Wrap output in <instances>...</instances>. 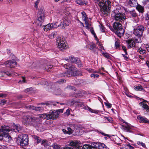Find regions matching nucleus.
Wrapping results in <instances>:
<instances>
[{"instance_id": "1", "label": "nucleus", "mask_w": 149, "mask_h": 149, "mask_svg": "<svg viewBox=\"0 0 149 149\" xmlns=\"http://www.w3.org/2000/svg\"><path fill=\"white\" fill-rule=\"evenodd\" d=\"M10 130L9 127L5 125L1 126L0 127V140L4 139L6 141L9 142L11 138L6 132Z\"/></svg>"}, {"instance_id": "2", "label": "nucleus", "mask_w": 149, "mask_h": 149, "mask_svg": "<svg viewBox=\"0 0 149 149\" xmlns=\"http://www.w3.org/2000/svg\"><path fill=\"white\" fill-rule=\"evenodd\" d=\"M100 1L99 5L100 7V10L104 14L108 13L109 11V8L111 5L109 0H103Z\"/></svg>"}, {"instance_id": "3", "label": "nucleus", "mask_w": 149, "mask_h": 149, "mask_svg": "<svg viewBox=\"0 0 149 149\" xmlns=\"http://www.w3.org/2000/svg\"><path fill=\"white\" fill-rule=\"evenodd\" d=\"M144 29V27L143 26L140 25L136 29H134V34L136 36L138 37L137 38H135L136 42L138 43L141 42V38Z\"/></svg>"}, {"instance_id": "4", "label": "nucleus", "mask_w": 149, "mask_h": 149, "mask_svg": "<svg viewBox=\"0 0 149 149\" xmlns=\"http://www.w3.org/2000/svg\"><path fill=\"white\" fill-rule=\"evenodd\" d=\"M113 28L115 30V32L119 37L123 35L124 30L122 28L121 24L119 22H116L113 24Z\"/></svg>"}, {"instance_id": "5", "label": "nucleus", "mask_w": 149, "mask_h": 149, "mask_svg": "<svg viewBox=\"0 0 149 149\" xmlns=\"http://www.w3.org/2000/svg\"><path fill=\"white\" fill-rule=\"evenodd\" d=\"M64 67L65 68L67 69V74H66V76H70V75H74L76 74V68L73 65L67 63L65 64Z\"/></svg>"}, {"instance_id": "6", "label": "nucleus", "mask_w": 149, "mask_h": 149, "mask_svg": "<svg viewBox=\"0 0 149 149\" xmlns=\"http://www.w3.org/2000/svg\"><path fill=\"white\" fill-rule=\"evenodd\" d=\"M112 15L114 19L118 21H123L126 18L125 15L123 13L119 12L117 10L113 11Z\"/></svg>"}, {"instance_id": "7", "label": "nucleus", "mask_w": 149, "mask_h": 149, "mask_svg": "<svg viewBox=\"0 0 149 149\" xmlns=\"http://www.w3.org/2000/svg\"><path fill=\"white\" fill-rule=\"evenodd\" d=\"M63 112V109H60L56 110H51L48 113L49 120L56 118L58 117L59 113H62Z\"/></svg>"}, {"instance_id": "8", "label": "nucleus", "mask_w": 149, "mask_h": 149, "mask_svg": "<svg viewBox=\"0 0 149 149\" xmlns=\"http://www.w3.org/2000/svg\"><path fill=\"white\" fill-rule=\"evenodd\" d=\"M17 141L21 146L23 147H25L28 144V136L26 134H23L21 137L18 139Z\"/></svg>"}, {"instance_id": "9", "label": "nucleus", "mask_w": 149, "mask_h": 149, "mask_svg": "<svg viewBox=\"0 0 149 149\" xmlns=\"http://www.w3.org/2000/svg\"><path fill=\"white\" fill-rule=\"evenodd\" d=\"M34 117V120H35V121L39 122H40V120L42 118H46L49 120L48 113H44L42 114H39L36 115Z\"/></svg>"}, {"instance_id": "10", "label": "nucleus", "mask_w": 149, "mask_h": 149, "mask_svg": "<svg viewBox=\"0 0 149 149\" xmlns=\"http://www.w3.org/2000/svg\"><path fill=\"white\" fill-rule=\"evenodd\" d=\"M17 63L14 59L8 60L4 63V64L6 67L11 68H15L17 66Z\"/></svg>"}, {"instance_id": "11", "label": "nucleus", "mask_w": 149, "mask_h": 149, "mask_svg": "<svg viewBox=\"0 0 149 149\" xmlns=\"http://www.w3.org/2000/svg\"><path fill=\"white\" fill-rule=\"evenodd\" d=\"M58 47L61 50H63V49H65L68 47L67 44L61 38H60L59 40H57Z\"/></svg>"}, {"instance_id": "12", "label": "nucleus", "mask_w": 149, "mask_h": 149, "mask_svg": "<svg viewBox=\"0 0 149 149\" xmlns=\"http://www.w3.org/2000/svg\"><path fill=\"white\" fill-rule=\"evenodd\" d=\"M34 117L33 116H30L27 115L24 116L22 118V122L24 124H27L31 122H34Z\"/></svg>"}, {"instance_id": "13", "label": "nucleus", "mask_w": 149, "mask_h": 149, "mask_svg": "<svg viewBox=\"0 0 149 149\" xmlns=\"http://www.w3.org/2000/svg\"><path fill=\"white\" fill-rule=\"evenodd\" d=\"M45 19V15L44 11L40 9L37 15V19L41 22H44Z\"/></svg>"}, {"instance_id": "14", "label": "nucleus", "mask_w": 149, "mask_h": 149, "mask_svg": "<svg viewBox=\"0 0 149 149\" xmlns=\"http://www.w3.org/2000/svg\"><path fill=\"white\" fill-rule=\"evenodd\" d=\"M54 26V24H49L45 26H43L42 27L44 29L45 31H47L50 30L52 29L57 28V26Z\"/></svg>"}, {"instance_id": "15", "label": "nucleus", "mask_w": 149, "mask_h": 149, "mask_svg": "<svg viewBox=\"0 0 149 149\" xmlns=\"http://www.w3.org/2000/svg\"><path fill=\"white\" fill-rule=\"evenodd\" d=\"M70 60L71 62L77 64L79 67H81L82 64L80 60L77 58L71 57L70 58Z\"/></svg>"}, {"instance_id": "16", "label": "nucleus", "mask_w": 149, "mask_h": 149, "mask_svg": "<svg viewBox=\"0 0 149 149\" xmlns=\"http://www.w3.org/2000/svg\"><path fill=\"white\" fill-rule=\"evenodd\" d=\"M135 42H137L135 41V39L134 40L131 39L127 41V47L128 48H130L132 47H134L135 46Z\"/></svg>"}, {"instance_id": "17", "label": "nucleus", "mask_w": 149, "mask_h": 149, "mask_svg": "<svg viewBox=\"0 0 149 149\" xmlns=\"http://www.w3.org/2000/svg\"><path fill=\"white\" fill-rule=\"evenodd\" d=\"M68 143L69 144H68V145L73 147H75L79 146L80 144V141H71L69 142Z\"/></svg>"}, {"instance_id": "18", "label": "nucleus", "mask_w": 149, "mask_h": 149, "mask_svg": "<svg viewBox=\"0 0 149 149\" xmlns=\"http://www.w3.org/2000/svg\"><path fill=\"white\" fill-rule=\"evenodd\" d=\"M137 118L139 120V121L140 123H149V120H148L147 118L143 117L141 116H138Z\"/></svg>"}, {"instance_id": "19", "label": "nucleus", "mask_w": 149, "mask_h": 149, "mask_svg": "<svg viewBox=\"0 0 149 149\" xmlns=\"http://www.w3.org/2000/svg\"><path fill=\"white\" fill-rule=\"evenodd\" d=\"M26 107L27 108H29V109L35 110L36 111H40L43 110V109L42 107H36L33 106H29Z\"/></svg>"}, {"instance_id": "20", "label": "nucleus", "mask_w": 149, "mask_h": 149, "mask_svg": "<svg viewBox=\"0 0 149 149\" xmlns=\"http://www.w3.org/2000/svg\"><path fill=\"white\" fill-rule=\"evenodd\" d=\"M119 145L121 146L120 147V149H134V147L129 144L121 145V144L120 143Z\"/></svg>"}, {"instance_id": "21", "label": "nucleus", "mask_w": 149, "mask_h": 149, "mask_svg": "<svg viewBox=\"0 0 149 149\" xmlns=\"http://www.w3.org/2000/svg\"><path fill=\"white\" fill-rule=\"evenodd\" d=\"M7 127H8V126ZM9 127V129H10V130L6 132L8 134V132H9L10 131H12V130H16L17 131L19 132V131L20 130L22 129L21 127L19 125H15L14 126V128L13 129L10 128L9 127Z\"/></svg>"}, {"instance_id": "22", "label": "nucleus", "mask_w": 149, "mask_h": 149, "mask_svg": "<svg viewBox=\"0 0 149 149\" xmlns=\"http://www.w3.org/2000/svg\"><path fill=\"white\" fill-rule=\"evenodd\" d=\"M121 128L127 132H130L131 127L127 123L125 126L121 125Z\"/></svg>"}, {"instance_id": "23", "label": "nucleus", "mask_w": 149, "mask_h": 149, "mask_svg": "<svg viewBox=\"0 0 149 149\" xmlns=\"http://www.w3.org/2000/svg\"><path fill=\"white\" fill-rule=\"evenodd\" d=\"M134 88L135 90L137 91H145L143 88L140 85L135 86L134 87Z\"/></svg>"}, {"instance_id": "24", "label": "nucleus", "mask_w": 149, "mask_h": 149, "mask_svg": "<svg viewBox=\"0 0 149 149\" xmlns=\"http://www.w3.org/2000/svg\"><path fill=\"white\" fill-rule=\"evenodd\" d=\"M98 147L99 149H109L105 144L101 143H98Z\"/></svg>"}, {"instance_id": "25", "label": "nucleus", "mask_w": 149, "mask_h": 149, "mask_svg": "<svg viewBox=\"0 0 149 149\" xmlns=\"http://www.w3.org/2000/svg\"><path fill=\"white\" fill-rule=\"evenodd\" d=\"M130 14H131L132 17H133L134 19H137V21H138L137 19L138 17L135 11H130Z\"/></svg>"}, {"instance_id": "26", "label": "nucleus", "mask_w": 149, "mask_h": 149, "mask_svg": "<svg viewBox=\"0 0 149 149\" xmlns=\"http://www.w3.org/2000/svg\"><path fill=\"white\" fill-rule=\"evenodd\" d=\"M70 21H68L66 20V18L63 22H61L60 24V26L62 25L63 26H68L69 25Z\"/></svg>"}, {"instance_id": "27", "label": "nucleus", "mask_w": 149, "mask_h": 149, "mask_svg": "<svg viewBox=\"0 0 149 149\" xmlns=\"http://www.w3.org/2000/svg\"><path fill=\"white\" fill-rule=\"evenodd\" d=\"M136 9L140 13H143L144 11L143 7L141 5H138L136 7Z\"/></svg>"}, {"instance_id": "28", "label": "nucleus", "mask_w": 149, "mask_h": 149, "mask_svg": "<svg viewBox=\"0 0 149 149\" xmlns=\"http://www.w3.org/2000/svg\"><path fill=\"white\" fill-rule=\"evenodd\" d=\"M76 2L78 4L81 5H86L87 4V1L81 0H77L76 1Z\"/></svg>"}, {"instance_id": "29", "label": "nucleus", "mask_w": 149, "mask_h": 149, "mask_svg": "<svg viewBox=\"0 0 149 149\" xmlns=\"http://www.w3.org/2000/svg\"><path fill=\"white\" fill-rule=\"evenodd\" d=\"M136 3V0H130L129 1V4L131 6H134Z\"/></svg>"}, {"instance_id": "30", "label": "nucleus", "mask_w": 149, "mask_h": 149, "mask_svg": "<svg viewBox=\"0 0 149 149\" xmlns=\"http://www.w3.org/2000/svg\"><path fill=\"white\" fill-rule=\"evenodd\" d=\"M84 149H96L95 148L92 146H91L89 145L85 144L83 146Z\"/></svg>"}, {"instance_id": "31", "label": "nucleus", "mask_w": 149, "mask_h": 149, "mask_svg": "<svg viewBox=\"0 0 149 149\" xmlns=\"http://www.w3.org/2000/svg\"><path fill=\"white\" fill-rule=\"evenodd\" d=\"M82 17L83 20L85 22L87 21V17L85 12H83L81 13Z\"/></svg>"}, {"instance_id": "32", "label": "nucleus", "mask_w": 149, "mask_h": 149, "mask_svg": "<svg viewBox=\"0 0 149 149\" xmlns=\"http://www.w3.org/2000/svg\"><path fill=\"white\" fill-rule=\"evenodd\" d=\"M41 144L44 145V146L46 147L49 144V143L46 140H43L42 141Z\"/></svg>"}, {"instance_id": "33", "label": "nucleus", "mask_w": 149, "mask_h": 149, "mask_svg": "<svg viewBox=\"0 0 149 149\" xmlns=\"http://www.w3.org/2000/svg\"><path fill=\"white\" fill-rule=\"evenodd\" d=\"M33 138L34 139L37 141V142L38 143H39L41 141V139L40 138L38 137V136H35L33 135L32 136Z\"/></svg>"}, {"instance_id": "34", "label": "nucleus", "mask_w": 149, "mask_h": 149, "mask_svg": "<svg viewBox=\"0 0 149 149\" xmlns=\"http://www.w3.org/2000/svg\"><path fill=\"white\" fill-rule=\"evenodd\" d=\"M29 67L32 69H36L37 68V65L36 63H33L29 66Z\"/></svg>"}, {"instance_id": "35", "label": "nucleus", "mask_w": 149, "mask_h": 149, "mask_svg": "<svg viewBox=\"0 0 149 149\" xmlns=\"http://www.w3.org/2000/svg\"><path fill=\"white\" fill-rule=\"evenodd\" d=\"M103 56L107 58H110V56L109 54L107 53H104L103 52H101Z\"/></svg>"}, {"instance_id": "36", "label": "nucleus", "mask_w": 149, "mask_h": 149, "mask_svg": "<svg viewBox=\"0 0 149 149\" xmlns=\"http://www.w3.org/2000/svg\"><path fill=\"white\" fill-rule=\"evenodd\" d=\"M139 51L140 53L141 54H143L146 52V51L142 48L140 47L139 48Z\"/></svg>"}, {"instance_id": "37", "label": "nucleus", "mask_w": 149, "mask_h": 149, "mask_svg": "<svg viewBox=\"0 0 149 149\" xmlns=\"http://www.w3.org/2000/svg\"><path fill=\"white\" fill-rule=\"evenodd\" d=\"M97 44L99 47L100 48L99 49L102 52V50H104V48L103 47L102 45L99 42H97Z\"/></svg>"}, {"instance_id": "38", "label": "nucleus", "mask_w": 149, "mask_h": 149, "mask_svg": "<svg viewBox=\"0 0 149 149\" xmlns=\"http://www.w3.org/2000/svg\"><path fill=\"white\" fill-rule=\"evenodd\" d=\"M52 146L54 149H59L60 148V146L56 143L53 144Z\"/></svg>"}, {"instance_id": "39", "label": "nucleus", "mask_w": 149, "mask_h": 149, "mask_svg": "<svg viewBox=\"0 0 149 149\" xmlns=\"http://www.w3.org/2000/svg\"><path fill=\"white\" fill-rule=\"evenodd\" d=\"M137 143L138 145L141 146L143 147L146 148V146L145 144L144 143H143L142 142L139 141H137Z\"/></svg>"}, {"instance_id": "40", "label": "nucleus", "mask_w": 149, "mask_h": 149, "mask_svg": "<svg viewBox=\"0 0 149 149\" xmlns=\"http://www.w3.org/2000/svg\"><path fill=\"white\" fill-rule=\"evenodd\" d=\"M142 104V107L143 108L146 109V111H148V109H149V108L148 105L145 104L143 103Z\"/></svg>"}, {"instance_id": "41", "label": "nucleus", "mask_w": 149, "mask_h": 149, "mask_svg": "<svg viewBox=\"0 0 149 149\" xmlns=\"http://www.w3.org/2000/svg\"><path fill=\"white\" fill-rule=\"evenodd\" d=\"M88 110L89 111H90L92 113H98L97 111L93 110L89 107L88 108Z\"/></svg>"}, {"instance_id": "42", "label": "nucleus", "mask_w": 149, "mask_h": 149, "mask_svg": "<svg viewBox=\"0 0 149 149\" xmlns=\"http://www.w3.org/2000/svg\"><path fill=\"white\" fill-rule=\"evenodd\" d=\"M86 24V27L87 29H89L91 26V24L89 23L87 21L85 22Z\"/></svg>"}, {"instance_id": "43", "label": "nucleus", "mask_w": 149, "mask_h": 149, "mask_svg": "<svg viewBox=\"0 0 149 149\" xmlns=\"http://www.w3.org/2000/svg\"><path fill=\"white\" fill-rule=\"evenodd\" d=\"M72 102L73 103V104H75L76 105L77 104L76 103H77V105L80 107H82V105H83V103L81 102H74V101H73Z\"/></svg>"}, {"instance_id": "44", "label": "nucleus", "mask_w": 149, "mask_h": 149, "mask_svg": "<svg viewBox=\"0 0 149 149\" xmlns=\"http://www.w3.org/2000/svg\"><path fill=\"white\" fill-rule=\"evenodd\" d=\"M21 82V83H24L26 82V80L25 79V78L24 77H22V80H20L19 82Z\"/></svg>"}, {"instance_id": "45", "label": "nucleus", "mask_w": 149, "mask_h": 149, "mask_svg": "<svg viewBox=\"0 0 149 149\" xmlns=\"http://www.w3.org/2000/svg\"><path fill=\"white\" fill-rule=\"evenodd\" d=\"M100 30L102 32H104L105 30V28L102 24H100Z\"/></svg>"}, {"instance_id": "46", "label": "nucleus", "mask_w": 149, "mask_h": 149, "mask_svg": "<svg viewBox=\"0 0 149 149\" xmlns=\"http://www.w3.org/2000/svg\"><path fill=\"white\" fill-rule=\"evenodd\" d=\"M91 77H93L95 78H98L99 77V75L95 74H91Z\"/></svg>"}, {"instance_id": "47", "label": "nucleus", "mask_w": 149, "mask_h": 149, "mask_svg": "<svg viewBox=\"0 0 149 149\" xmlns=\"http://www.w3.org/2000/svg\"><path fill=\"white\" fill-rule=\"evenodd\" d=\"M66 88L69 89V90H75V89L74 87H73L72 86H68Z\"/></svg>"}, {"instance_id": "48", "label": "nucleus", "mask_w": 149, "mask_h": 149, "mask_svg": "<svg viewBox=\"0 0 149 149\" xmlns=\"http://www.w3.org/2000/svg\"><path fill=\"white\" fill-rule=\"evenodd\" d=\"M90 31H91V33L94 35L95 38L96 39H97V37L96 36V34H95V33L94 31V30H93V29H90Z\"/></svg>"}, {"instance_id": "49", "label": "nucleus", "mask_w": 149, "mask_h": 149, "mask_svg": "<svg viewBox=\"0 0 149 149\" xmlns=\"http://www.w3.org/2000/svg\"><path fill=\"white\" fill-rule=\"evenodd\" d=\"M105 119H106L108 120V121L110 123H112V118L111 117H104Z\"/></svg>"}, {"instance_id": "50", "label": "nucleus", "mask_w": 149, "mask_h": 149, "mask_svg": "<svg viewBox=\"0 0 149 149\" xmlns=\"http://www.w3.org/2000/svg\"><path fill=\"white\" fill-rule=\"evenodd\" d=\"M6 102V100H3L1 101L0 104L1 105H4Z\"/></svg>"}, {"instance_id": "51", "label": "nucleus", "mask_w": 149, "mask_h": 149, "mask_svg": "<svg viewBox=\"0 0 149 149\" xmlns=\"http://www.w3.org/2000/svg\"><path fill=\"white\" fill-rule=\"evenodd\" d=\"M67 130L68 134H70L72 133V130L71 128L68 127L67 128Z\"/></svg>"}, {"instance_id": "52", "label": "nucleus", "mask_w": 149, "mask_h": 149, "mask_svg": "<svg viewBox=\"0 0 149 149\" xmlns=\"http://www.w3.org/2000/svg\"><path fill=\"white\" fill-rule=\"evenodd\" d=\"M52 68V66L51 65H49L47 66V68L46 67L45 68V69L47 71H49V69Z\"/></svg>"}, {"instance_id": "53", "label": "nucleus", "mask_w": 149, "mask_h": 149, "mask_svg": "<svg viewBox=\"0 0 149 149\" xmlns=\"http://www.w3.org/2000/svg\"><path fill=\"white\" fill-rule=\"evenodd\" d=\"M104 104L108 108H110L111 107V105L110 103L105 102L104 103Z\"/></svg>"}, {"instance_id": "54", "label": "nucleus", "mask_w": 149, "mask_h": 149, "mask_svg": "<svg viewBox=\"0 0 149 149\" xmlns=\"http://www.w3.org/2000/svg\"><path fill=\"white\" fill-rule=\"evenodd\" d=\"M54 35L55 33H52L50 34L49 35V37L51 39L53 38H54Z\"/></svg>"}, {"instance_id": "55", "label": "nucleus", "mask_w": 149, "mask_h": 149, "mask_svg": "<svg viewBox=\"0 0 149 149\" xmlns=\"http://www.w3.org/2000/svg\"><path fill=\"white\" fill-rule=\"evenodd\" d=\"M40 2V0H37L35 2V7L36 8H38V5Z\"/></svg>"}, {"instance_id": "56", "label": "nucleus", "mask_w": 149, "mask_h": 149, "mask_svg": "<svg viewBox=\"0 0 149 149\" xmlns=\"http://www.w3.org/2000/svg\"><path fill=\"white\" fill-rule=\"evenodd\" d=\"M119 42L118 41H116L115 42V45L116 47L118 48L119 46Z\"/></svg>"}, {"instance_id": "57", "label": "nucleus", "mask_w": 149, "mask_h": 149, "mask_svg": "<svg viewBox=\"0 0 149 149\" xmlns=\"http://www.w3.org/2000/svg\"><path fill=\"white\" fill-rule=\"evenodd\" d=\"M6 95L4 94L0 93V98H3L6 97Z\"/></svg>"}, {"instance_id": "58", "label": "nucleus", "mask_w": 149, "mask_h": 149, "mask_svg": "<svg viewBox=\"0 0 149 149\" xmlns=\"http://www.w3.org/2000/svg\"><path fill=\"white\" fill-rule=\"evenodd\" d=\"M0 149H8V148L6 146L0 145Z\"/></svg>"}, {"instance_id": "59", "label": "nucleus", "mask_w": 149, "mask_h": 149, "mask_svg": "<svg viewBox=\"0 0 149 149\" xmlns=\"http://www.w3.org/2000/svg\"><path fill=\"white\" fill-rule=\"evenodd\" d=\"M61 149H74L73 148L69 147H64L61 148Z\"/></svg>"}, {"instance_id": "60", "label": "nucleus", "mask_w": 149, "mask_h": 149, "mask_svg": "<svg viewBox=\"0 0 149 149\" xmlns=\"http://www.w3.org/2000/svg\"><path fill=\"white\" fill-rule=\"evenodd\" d=\"M70 110L69 109H68L66 110L65 113V114L67 115V116H68L70 114Z\"/></svg>"}, {"instance_id": "61", "label": "nucleus", "mask_w": 149, "mask_h": 149, "mask_svg": "<svg viewBox=\"0 0 149 149\" xmlns=\"http://www.w3.org/2000/svg\"><path fill=\"white\" fill-rule=\"evenodd\" d=\"M3 73L4 74H6L7 75L9 76H11L12 75V74L11 73H9L8 72H4Z\"/></svg>"}, {"instance_id": "62", "label": "nucleus", "mask_w": 149, "mask_h": 149, "mask_svg": "<svg viewBox=\"0 0 149 149\" xmlns=\"http://www.w3.org/2000/svg\"><path fill=\"white\" fill-rule=\"evenodd\" d=\"M51 24H54V26H57V27L59 26V25H60V24H58V22H57L56 23H52Z\"/></svg>"}, {"instance_id": "63", "label": "nucleus", "mask_w": 149, "mask_h": 149, "mask_svg": "<svg viewBox=\"0 0 149 149\" xmlns=\"http://www.w3.org/2000/svg\"><path fill=\"white\" fill-rule=\"evenodd\" d=\"M146 19L149 20V12H148L147 14V16L146 17Z\"/></svg>"}, {"instance_id": "64", "label": "nucleus", "mask_w": 149, "mask_h": 149, "mask_svg": "<svg viewBox=\"0 0 149 149\" xmlns=\"http://www.w3.org/2000/svg\"><path fill=\"white\" fill-rule=\"evenodd\" d=\"M146 48L147 51L149 52V44H147L146 45Z\"/></svg>"}]
</instances>
